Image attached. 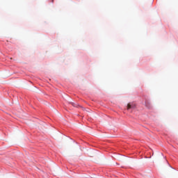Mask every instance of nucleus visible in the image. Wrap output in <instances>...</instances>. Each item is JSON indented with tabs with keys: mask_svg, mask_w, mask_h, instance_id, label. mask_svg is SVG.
<instances>
[{
	"mask_svg": "<svg viewBox=\"0 0 178 178\" xmlns=\"http://www.w3.org/2000/svg\"><path fill=\"white\" fill-rule=\"evenodd\" d=\"M136 108V104L131 102L127 104V111L129 109H134Z\"/></svg>",
	"mask_w": 178,
	"mask_h": 178,
	"instance_id": "1",
	"label": "nucleus"
},
{
	"mask_svg": "<svg viewBox=\"0 0 178 178\" xmlns=\"http://www.w3.org/2000/svg\"><path fill=\"white\" fill-rule=\"evenodd\" d=\"M145 106L146 108H147L148 109H151L152 108V106L151 105V102L146 101L145 102Z\"/></svg>",
	"mask_w": 178,
	"mask_h": 178,
	"instance_id": "2",
	"label": "nucleus"
},
{
	"mask_svg": "<svg viewBox=\"0 0 178 178\" xmlns=\"http://www.w3.org/2000/svg\"><path fill=\"white\" fill-rule=\"evenodd\" d=\"M72 106H77L74 103H72Z\"/></svg>",
	"mask_w": 178,
	"mask_h": 178,
	"instance_id": "3",
	"label": "nucleus"
}]
</instances>
